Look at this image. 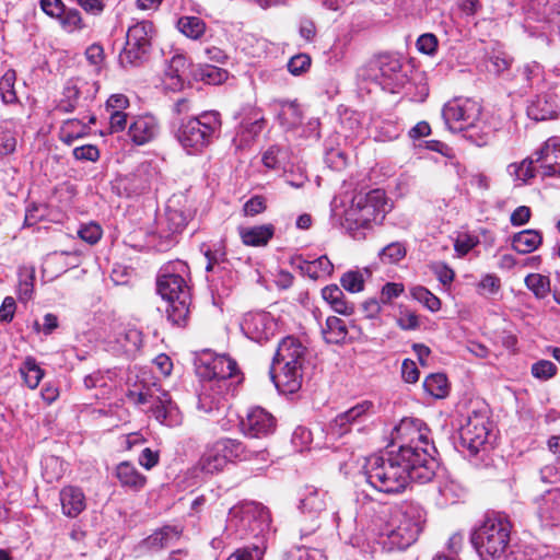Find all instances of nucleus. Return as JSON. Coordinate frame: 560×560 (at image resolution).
I'll return each mask as SVG.
<instances>
[{"label": "nucleus", "instance_id": "f257e3e1", "mask_svg": "<svg viewBox=\"0 0 560 560\" xmlns=\"http://www.w3.org/2000/svg\"><path fill=\"white\" fill-rule=\"evenodd\" d=\"M394 444L398 445L396 454H404L407 463L418 467L419 477L433 479L438 468L434 458L436 448L431 439V430L418 418H404L392 432Z\"/></svg>", "mask_w": 560, "mask_h": 560}, {"label": "nucleus", "instance_id": "f03ea898", "mask_svg": "<svg viewBox=\"0 0 560 560\" xmlns=\"http://www.w3.org/2000/svg\"><path fill=\"white\" fill-rule=\"evenodd\" d=\"M406 456L390 451L368 457L363 466L366 481L380 492L396 494L402 492L411 480L421 483L432 480L419 477L418 467L407 463Z\"/></svg>", "mask_w": 560, "mask_h": 560}, {"label": "nucleus", "instance_id": "7ed1b4c3", "mask_svg": "<svg viewBox=\"0 0 560 560\" xmlns=\"http://www.w3.org/2000/svg\"><path fill=\"white\" fill-rule=\"evenodd\" d=\"M387 200L382 189L359 192L345 210L342 228L354 240H364L374 224H381L387 212Z\"/></svg>", "mask_w": 560, "mask_h": 560}, {"label": "nucleus", "instance_id": "20e7f679", "mask_svg": "<svg viewBox=\"0 0 560 560\" xmlns=\"http://www.w3.org/2000/svg\"><path fill=\"white\" fill-rule=\"evenodd\" d=\"M306 349L293 337L283 338L275 354L270 376L276 387L282 392L294 393L302 385V369Z\"/></svg>", "mask_w": 560, "mask_h": 560}, {"label": "nucleus", "instance_id": "39448f33", "mask_svg": "<svg viewBox=\"0 0 560 560\" xmlns=\"http://www.w3.org/2000/svg\"><path fill=\"white\" fill-rule=\"evenodd\" d=\"M221 126V116L218 112H203L179 119L175 138L188 154L201 153L219 137Z\"/></svg>", "mask_w": 560, "mask_h": 560}, {"label": "nucleus", "instance_id": "423d86ee", "mask_svg": "<svg viewBox=\"0 0 560 560\" xmlns=\"http://www.w3.org/2000/svg\"><path fill=\"white\" fill-rule=\"evenodd\" d=\"M512 524L506 515H487L470 536V541L482 560L501 558L510 542Z\"/></svg>", "mask_w": 560, "mask_h": 560}, {"label": "nucleus", "instance_id": "0eeeda50", "mask_svg": "<svg viewBox=\"0 0 560 560\" xmlns=\"http://www.w3.org/2000/svg\"><path fill=\"white\" fill-rule=\"evenodd\" d=\"M226 527L240 538L259 537L269 530L270 515L260 503L242 502L230 509Z\"/></svg>", "mask_w": 560, "mask_h": 560}, {"label": "nucleus", "instance_id": "6e6552de", "mask_svg": "<svg viewBox=\"0 0 560 560\" xmlns=\"http://www.w3.org/2000/svg\"><path fill=\"white\" fill-rule=\"evenodd\" d=\"M481 116V105L471 98L457 97L447 102L442 109V117L450 130L454 132L466 131L467 138L478 145L483 142L470 132L477 128Z\"/></svg>", "mask_w": 560, "mask_h": 560}, {"label": "nucleus", "instance_id": "1a4fd4ad", "mask_svg": "<svg viewBox=\"0 0 560 560\" xmlns=\"http://www.w3.org/2000/svg\"><path fill=\"white\" fill-rule=\"evenodd\" d=\"M154 26L150 21H141L130 26L126 34V43L119 54L121 66H139L143 63L150 54Z\"/></svg>", "mask_w": 560, "mask_h": 560}, {"label": "nucleus", "instance_id": "9d476101", "mask_svg": "<svg viewBox=\"0 0 560 560\" xmlns=\"http://www.w3.org/2000/svg\"><path fill=\"white\" fill-rule=\"evenodd\" d=\"M130 398L137 405H149L152 416L167 427H176L182 422L177 406L172 401L170 394L160 388H147L139 393H130Z\"/></svg>", "mask_w": 560, "mask_h": 560}, {"label": "nucleus", "instance_id": "9b49d317", "mask_svg": "<svg viewBox=\"0 0 560 560\" xmlns=\"http://www.w3.org/2000/svg\"><path fill=\"white\" fill-rule=\"evenodd\" d=\"M369 71L372 80L390 92H396L408 81L401 60L390 54H383L373 59L369 63Z\"/></svg>", "mask_w": 560, "mask_h": 560}, {"label": "nucleus", "instance_id": "f8f14e48", "mask_svg": "<svg viewBox=\"0 0 560 560\" xmlns=\"http://www.w3.org/2000/svg\"><path fill=\"white\" fill-rule=\"evenodd\" d=\"M421 529L419 518H415L412 513L401 512L386 532V538L383 540L384 548L389 551L405 550L417 540Z\"/></svg>", "mask_w": 560, "mask_h": 560}, {"label": "nucleus", "instance_id": "ddd939ff", "mask_svg": "<svg viewBox=\"0 0 560 560\" xmlns=\"http://www.w3.org/2000/svg\"><path fill=\"white\" fill-rule=\"evenodd\" d=\"M188 266L182 260L171 261L163 266L156 280L158 292L164 300L190 295L189 287L185 280Z\"/></svg>", "mask_w": 560, "mask_h": 560}, {"label": "nucleus", "instance_id": "4468645a", "mask_svg": "<svg viewBox=\"0 0 560 560\" xmlns=\"http://www.w3.org/2000/svg\"><path fill=\"white\" fill-rule=\"evenodd\" d=\"M373 415V404L369 400L357 404L345 412L339 413L329 423V434L332 438H341L347 433L363 432L365 423Z\"/></svg>", "mask_w": 560, "mask_h": 560}, {"label": "nucleus", "instance_id": "2eb2a0df", "mask_svg": "<svg viewBox=\"0 0 560 560\" xmlns=\"http://www.w3.org/2000/svg\"><path fill=\"white\" fill-rule=\"evenodd\" d=\"M489 435V418L485 412L472 411L459 429V444L471 455H477Z\"/></svg>", "mask_w": 560, "mask_h": 560}, {"label": "nucleus", "instance_id": "dca6fc26", "mask_svg": "<svg viewBox=\"0 0 560 560\" xmlns=\"http://www.w3.org/2000/svg\"><path fill=\"white\" fill-rule=\"evenodd\" d=\"M161 182V172L155 163L145 161L140 163L136 170L125 179V189L128 195H141L152 189H158Z\"/></svg>", "mask_w": 560, "mask_h": 560}, {"label": "nucleus", "instance_id": "f3484780", "mask_svg": "<svg viewBox=\"0 0 560 560\" xmlns=\"http://www.w3.org/2000/svg\"><path fill=\"white\" fill-rule=\"evenodd\" d=\"M534 155L541 178H560V137L548 138Z\"/></svg>", "mask_w": 560, "mask_h": 560}, {"label": "nucleus", "instance_id": "a211bd4d", "mask_svg": "<svg viewBox=\"0 0 560 560\" xmlns=\"http://www.w3.org/2000/svg\"><path fill=\"white\" fill-rule=\"evenodd\" d=\"M241 328L249 339L261 342L273 336L276 323L270 313L249 312L244 315Z\"/></svg>", "mask_w": 560, "mask_h": 560}, {"label": "nucleus", "instance_id": "6ab92c4d", "mask_svg": "<svg viewBox=\"0 0 560 560\" xmlns=\"http://www.w3.org/2000/svg\"><path fill=\"white\" fill-rule=\"evenodd\" d=\"M276 425V418L261 407L250 408L241 421L243 433L250 438L267 436L275 432Z\"/></svg>", "mask_w": 560, "mask_h": 560}, {"label": "nucleus", "instance_id": "aec40b11", "mask_svg": "<svg viewBox=\"0 0 560 560\" xmlns=\"http://www.w3.org/2000/svg\"><path fill=\"white\" fill-rule=\"evenodd\" d=\"M160 131L156 118L152 115H139L132 118L128 126L127 136L136 145H144L152 141Z\"/></svg>", "mask_w": 560, "mask_h": 560}, {"label": "nucleus", "instance_id": "412c9836", "mask_svg": "<svg viewBox=\"0 0 560 560\" xmlns=\"http://www.w3.org/2000/svg\"><path fill=\"white\" fill-rule=\"evenodd\" d=\"M527 116L536 121L555 118L558 115L556 96L551 92L536 94L527 105Z\"/></svg>", "mask_w": 560, "mask_h": 560}, {"label": "nucleus", "instance_id": "4be33fe9", "mask_svg": "<svg viewBox=\"0 0 560 560\" xmlns=\"http://www.w3.org/2000/svg\"><path fill=\"white\" fill-rule=\"evenodd\" d=\"M237 374L236 362L226 355L218 357L211 365V377L209 383L215 385L219 389L229 392L233 382L231 381Z\"/></svg>", "mask_w": 560, "mask_h": 560}, {"label": "nucleus", "instance_id": "5701e85b", "mask_svg": "<svg viewBox=\"0 0 560 560\" xmlns=\"http://www.w3.org/2000/svg\"><path fill=\"white\" fill-rule=\"evenodd\" d=\"M187 215L177 209L167 208L163 218L159 220L160 237L171 243L172 237L180 233L187 225Z\"/></svg>", "mask_w": 560, "mask_h": 560}, {"label": "nucleus", "instance_id": "b1692460", "mask_svg": "<svg viewBox=\"0 0 560 560\" xmlns=\"http://www.w3.org/2000/svg\"><path fill=\"white\" fill-rule=\"evenodd\" d=\"M208 264L206 270L212 273L211 281L221 294H228L236 282V273L228 269L224 264L212 260L207 254Z\"/></svg>", "mask_w": 560, "mask_h": 560}, {"label": "nucleus", "instance_id": "393cba45", "mask_svg": "<svg viewBox=\"0 0 560 560\" xmlns=\"http://www.w3.org/2000/svg\"><path fill=\"white\" fill-rule=\"evenodd\" d=\"M219 441L222 444V448H224V453L229 463L233 460H252L258 457L262 460L266 459L265 450H253L249 446L243 444L241 441L233 439H222Z\"/></svg>", "mask_w": 560, "mask_h": 560}, {"label": "nucleus", "instance_id": "a878e982", "mask_svg": "<svg viewBox=\"0 0 560 560\" xmlns=\"http://www.w3.org/2000/svg\"><path fill=\"white\" fill-rule=\"evenodd\" d=\"M291 264L314 280L330 276L334 270V265L327 256H320L314 260H306L302 256H295L292 258Z\"/></svg>", "mask_w": 560, "mask_h": 560}, {"label": "nucleus", "instance_id": "bb28decb", "mask_svg": "<svg viewBox=\"0 0 560 560\" xmlns=\"http://www.w3.org/2000/svg\"><path fill=\"white\" fill-rule=\"evenodd\" d=\"M221 445L220 441H217L207 447L198 462L201 471L212 475L223 470L229 462Z\"/></svg>", "mask_w": 560, "mask_h": 560}, {"label": "nucleus", "instance_id": "cd10ccee", "mask_svg": "<svg viewBox=\"0 0 560 560\" xmlns=\"http://www.w3.org/2000/svg\"><path fill=\"white\" fill-rule=\"evenodd\" d=\"M188 67L189 65L187 58L184 55H174L171 58L165 71L166 86L171 90L182 89L187 78Z\"/></svg>", "mask_w": 560, "mask_h": 560}, {"label": "nucleus", "instance_id": "c85d7f7f", "mask_svg": "<svg viewBox=\"0 0 560 560\" xmlns=\"http://www.w3.org/2000/svg\"><path fill=\"white\" fill-rule=\"evenodd\" d=\"M62 512L68 517H77L85 509V497L80 488L68 486L60 491Z\"/></svg>", "mask_w": 560, "mask_h": 560}, {"label": "nucleus", "instance_id": "c756f323", "mask_svg": "<svg viewBox=\"0 0 560 560\" xmlns=\"http://www.w3.org/2000/svg\"><path fill=\"white\" fill-rule=\"evenodd\" d=\"M275 226L272 224H262L250 228H238V235L246 246H266L273 237Z\"/></svg>", "mask_w": 560, "mask_h": 560}, {"label": "nucleus", "instance_id": "7c9ffc66", "mask_svg": "<svg viewBox=\"0 0 560 560\" xmlns=\"http://www.w3.org/2000/svg\"><path fill=\"white\" fill-rule=\"evenodd\" d=\"M115 476L124 488L131 491H140L147 482V478L131 463L121 462L117 465Z\"/></svg>", "mask_w": 560, "mask_h": 560}, {"label": "nucleus", "instance_id": "2f4dec72", "mask_svg": "<svg viewBox=\"0 0 560 560\" xmlns=\"http://www.w3.org/2000/svg\"><path fill=\"white\" fill-rule=\"evenodd\" d=\"M224 389H219L215 385L208 383V387L199 395L198 407L205 412L220 411L228 408V399Z\"/></svg>", "mask_w": 560, "mask_h": 560}, {"label": "nucleus", "instance_id": "473e14b6", "mask_svg": "<svg viewBox=\"0 0 560 560\" xmlns=\"http://www.w3.org/2000/svg\"><path fill=\"white\" fill-rule=\"evenodd\" d=\"M328 493L324 490L306 487L300 500V509L304 513L319 514L327 506Z\"/></svg>", "mask_w": 560, "mask_h": 560}, {"label": "nucleus", "instance_id": "72a5a7b5", "mask_svg": "<svg viewBox=\"0 0 560 560\" xmlns=\"http://www.w3.org/2000/svg\"><path fill=\"white\" fill-rule=\"evenodd\" d=\"M180 530L175 526H164L155 530L152 535L143 540L147 549L159 551L163 548L170 547L179 539Z\"/></svg>", "mask_w": 560, "mask_h": 560}, {"label": "nucleus", "instance_id": "f704fd0d", "mask_svg": "<svg viewBox=\"0 0 560 560\" xmlns=\"http://www.w3.org/2000/svg\"><path fill=\"white\" fill-rule=\"evenodd\" d=\"M167 301L166 315L167 319L177 326L186 323L189 314L190 295H179Z\"/></svg>", "mask_w": 560, "mask_h": 560}, {"label": "nucleus", "instance_id": "c9c22d12", "mask_svg": "<svg viewBox=\"0 0 560 560\" xmlns=\"http://www.w3.org/2000/svg\"><path fill=\"white\" fill-rule=\"evenodd\" d=\"M542 242V236L537 230H524L512 237V247L521 254H529L536 250Z\"/></svg>", "mask_w": 560, "mask_h": 560}, {"label": "nucleus", "instance_id": "e433bc0d", "mask_svg": "<svg viewBox=\"0 0 560 560\" xmlns=\"http://www.w3.org/2000/svg\"><path fill=\"white\" fill-rule=\"evenodd\" d=\"M324 339L328 343H340L348 335L346 323L336 316H329L326 319V325L322 329Z\"/></svg>", "mask_w": 560, "mask_h": 560}, {"label": "nucleus", "instance_id": "4c0bfd02", "mask_svg": "<svg viewBox=\"0 0 560 560\" xmlns=\"http://www.w3.org/2000/svg\"><path fill=\"white\" fill-rule=\"evenodd\" d=\"M206 27V23L198 16H182L177 21L178 31L194 40L202 37Z\"/></svg>", "mask_w": 560, "mask_h": 560}, {"label": "nucleus", "instance_id": "58836bf2", "mask_svg": "<svg viewBox=\"0 0 560 560\" xmlns=\"http://www.w3.org/2000/svg\"><path fill=\"white\" fill-rule=\"evenodd\" d=\"M89 133V127L79 119L66 120L60 127L59 139L71 144L74 140L83 138Z\"/></svg>", "mask_w": 560, "mask_h": 560}, {"label": "nucleus", "instance_id": "ea45409f", "mask_svg": "<svg viewBox=\"0 0 560 560\" xmlns=\"http://www.w3.org/2000/svg\"><path fill=\"white\" fill-rule=\"evenodd\" d=\"M508 171L512 176H515L516 179L523 183H526L536 175L539 176L538 164L535 161L534 153L529 158L522 161L520 164H510Z\"/></svg>", "mask_w": 560, "mask_h": 560}, {"label": "nucleus", "instance_id": "a19ab883", "mask_svg": "<svg viewBox=\"0 0 560 560\" xmlns=\"http://www.w3.org/2000/svg\"><path fill=\"white\" fill-rule=\"evenodd\" d=\"M20 373L26 386L31 389H35L38 386L45 374L33 357H27L24 360L20 366Z\"/></svg>", "mask_w": 560, "mask_h": 560}, {"label": "nucleus", "instance_id": "79ce46f5", "mask_svg": "<svg viewBox=\"0 0 560 560\" xmlns=\"http://www.w3.org/2000/svg\"><path fill=\"white\" fill-rule=\"evenodd\" d=\"M521 78L528 88L539 86L545 81V71L540 63L530 61L518 69Z\"/></svg>", "mask_w": 560, "mask_h": 560}, {"label": "nucleus", "instance_id": "37998d69", "mask_svg": "<svg viewBox=\"0 0 560 560\" xmlns=\"http://www.w3.org/2000/svg\"><path fill=\"white\" fill-rule=\"evenodd\" d=\"M423 387L427 393L435 398H444L448 394L447 378L442 373L431 374L425 377Z\"/></svg>", "mask_w": 560, "mask_h": 560}, {"label": "nucleus", "instance_id": "c03bdc74", "mask_svg": "<svg viewBox=\"0 0 560 560\" xmlns=\"http://www.w3.org/2000/svg\"><path fill=\"white\" fill-rule=\"evenodd\" d=\"M62 28L69 33L82 30L84 27L82 15L79 10L74 8H67L63 5L60 15L56 16Z\"/></svg>", "mask_w": 560, "mask_h": 560}, {"label": "nucleus", "instance_id": "a18cd8bd", "mask_svg": "<svg viewBox=\"0 0 560 560\" xmlns=\"http://www.w3.org/2000/svg\"><path fill=\"white\" fill-rule=\"evenodd\" d=\"M525 285L537 299H545L550 293V279L540 273L527 275Z\"/></svg>", "mask_w": 560, "mask_h": 560}, {"label": "nucleus", "instance_id": "49530a36", "mask_svg": "<svg viewBox=\"0 0 560 560\" xmlns=\"http://www.w3.org/2000/svg\"><path fill=\"white\" fill-rule=\"evenodd\" d=\"M278 117L281 125L288 129L295 128L302 121L301 109L294 103L283 104Z\"/></svg>", "mask_w": 560, "mask_h": 560}, {"label": "nucleus", "instance_id": "de8ad7c7", "mask_svg": "<svg viewBox=\"0 0 560 560\" xmlns=\"http://www.w3.org/2000/svg\"><path fill=\"white\" fill-rule=\"evenodd\" d=\"M410 295L431 312H438L441 308L440 299L422 285L412 287Z\"/></svg>", "mask_w": 560, "mask_h": 560}, {"label": "nucleus", "instance_id": "09e8293b", "mask_svg": "<svg viewBox=\"0 0 560 560\" xmlns=\"http://www.w3.org/2000/svg\"><path fill=\"white\" fill-rule=\"evenodd\" d=\"M16 133L11 122L0 126V156L11 154L16 149Z\"/></svg>", "mask_w": 560, "mask_h": 560}, {"label": "nucleus", "instance_id": "8fccbe9b", "mask_svg": "<svg viewBox=\"0 0 560 560\" xmlns=\"http://www.w3.org/2000/svg\"><path fill=\"white\" fill-rule=\"evenodd\" d=\"M407 248L401 242H393L381 249L380 259L384 264H397L405 258Z\"/></svg>", "mask_w": 560, "mask_h": 560}, {"label": "nucleus", "instance_id": "3c124183", "mask_svg": "<svg viewBox=\"0 0 560 560\" xmlns=\"http://www.w3.org/2000/svg\"><path fill=\"white\" fill-rule=\"evenodd\" d=\"M14 71H8L0 80V93L2 101L5 104H13L16 101V94L14 92Z\"/></svg>", "mask_w": 560, "mask_h": 560}, {"label": "nucleus", "instance_id": "603ef678", "mask_svg": "<svg viewBox=\"0 0 560 560\" xmlns=\"http://www.w3.org/2000/svg\"><path fill=\"white\" fill-rule=\"evenodd\" d=\"M559 504L555 501H545L544 505L539 506L538 516L546 525H558L559 518Z\"/></svg>", "mask_w": 560, "mask_h": 560}, {"label": "nucleus", "instance_id": "864d4df0", "mask_svg": "<svg viewBox=\"0 0 560 560\" xmlns=\"http://www.w3.org/2000/svg\"><path fill=\"white\" fill-rule=\"evenodd\" d=\"M340 281L342 287L351 293L360 292L364 288V276L361 271H348L341 277Z\"/></svg>", "mask_w": 560, "mask_h": 560}, {"label": "nucleus", "instance_id": "5fc2aeb1", "mask_svg": "<svg viewBox=\"0 0 560 560\" xmlns=\"http://www.w3.org/2000/svg\"><path fill=\"white\" fill-rule=\"evenodd\" d=\"M264 548L259 546H248L235 550L226 560H262Z\"/></svg>", "mask_w": 560, "mask_h": 560}, {"label": "nucleus", "instance_id": "6e6d98bb", "mask_svg": "<svg viewBox=\"0 0 560 560\" xmlns=\"http://www.w3.org/2000/svg\"><path fill=\"white\" fill-rule=\"evenodd\" d=\"M118 342L125 351H135L141 346V332L137 329H128L119 336Z\"/></svg>", "mask_w": 560, "mask_h": 560}, {"label": "nucleus", "instance_id": "4d7b16f0", "mask_svg": "<svg viewBox=\"0 0 560 560\" xmlns=\"http://www.w3.org/2000/svg\"><path fill=\"white\" fill-rule=\"evenodd\" d=\"M512 65V58L505 52H494L489 58L488 69L491 72L500 74L510 69Z\"/></svg>", "mask_w": 560, "mask_h": 560}, {"label": "nucleus", "instance_id": "13d9d810", "mask_svg": "<svg viewBox=\"0 0 560 560\" xmlns=\"http://www.w3.org/2000/svg\"><path fill=\"white\" fill-rule=\"evenodd\" d=\"M557 373V366L548 360H540L533 364L532 374L534 377L539 380H548L555 376Z\"/></svg>", "mask_w": 560, "mask_h": 560}, {"label": "nucleus", "instance_id": "bf43d9fd", "mask_svg": "<svg viewBox=\"0 0 560 560\" xmlns=\"http://www.w3.org/2000/svg\"><path fill=\"white\" fill-rule=\"evenodd\" d=\"M311 66V58L306 54H298L293 56L288 62V70L293 75L304 73Z\"/></svg>", "mask_w": 560, "mask_h": 560}, {"label": "nucleus", "instance_id": "052dcab7", "mask_svg": "<svg viewBox=\"0 0 560 560\" xmlns=\"http://www.w3.org/2000/svg\"><path fill=\"white\" fill-rule=\"evenodd\" d=\"M72 154L79 161L96 162L100 159V150L93 144L77 147L73 149Z\"/></svg>", "mask_w": 560, "mask_h": 560}, {"label": "nucleus", "instance_id": "680f3d73", "mask_svg": "<svg viewBox=\"0 0 560 560\" xmlns=\"http://www.w3.org/2000/svg\"><path fill=\"white\" fill-rule=\"evenodd\" d=\"M200 77L208 84H220L226 79V72L218 67L206 66L201 68Z\"/></svg>", "mask_w": 560, "mask_h": 560}, {"label": "nucleus", "instance_id": "e2e57ef3", "mask_svg": "<svg viewBox=\"0 0 560 560\" xmlns=\"http://www.w3.org/2000/svg\"><path fill=\"white\" fill-rule=\"evenodd\" d=\"M78 234L83 241L93 245L100 241L102 236V229L96 223H90L88 225H83L78 231Z\"/></svg>", "mask_w": 560, "mask_h": 560}, {"label": "nucleus", "instance_id": "0e129e2a", "mask_svg": "<svg viewBox=\"0 0 560 560\" xmlns=\"http://www.w3.org/2000/svg\"><path fill=\"white\" fill-rule=\"evenodd\" d=\"M417 48L420 52L433 55L438 48V38L431 33L422 34L417 40Z\"/></svg>", "mask_w": 560, "mask_h": 560}, {"label": "nucleus", "instance_id": "69168bd1", "mask_svg": "<svg viewBox=\"0 0 560 560\" xmlns=\"http://www.w3.org/2000/svg\"><path fill=\"white\" fill-rule=\"evenodd\" d=\"M266 210V200L261 196H254L243 207L246 217H255Z\"/></svg>", "mask_w": 560, "mask_h": 560}, {"label": "nucleus", "instance_id": "338daca9", "mask_svg": "<svg viewBox=\"0 0 560 560\" xmlns=\"http://www.w3.org/2000/svg\"><path fill=\"white\" fill-rule=\"evenodd\" d=\"M419 370L415 361L410 359L404 360L401 364V376L407 383H416L419 380Z\"/></svg>", "mask_w": 560, "mask_h": 560}, {"label": "nucleus", "instance_id": "774afa93", "mask_svg": "<svg viewBox=\"0 0 560 560\" xmlns=\"http://www.w3.org/2000/svg\"><path fill=\"white\" fill-rule=\"evenodd\" d=\"M128 106L129 100L124 94H113L106 102V110L108 113H124V109H126Z\"/></svg>", "mask_w": 560, "mask_h": 560}]
</instances>
